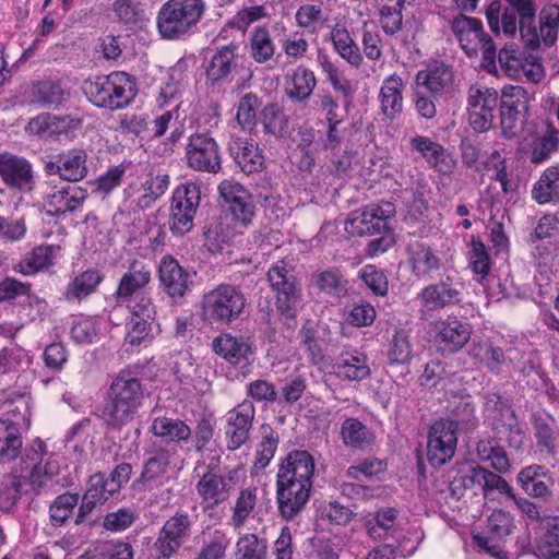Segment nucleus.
<instances>
[{
  "label": "nucleus",
  "mask_w": 559,
  "mask_h": 559,
  "mask_svg": "<svg viewBox=\"0 0 559 559\" xmlns=\"http://www.w3.org/2000/svg\"><path fill=\"white\" fill-rule=\"evenodd\" d=\"M314 471L316 462L310 452L306 450H292L281 460L276 477L312 486Z\"/></svg>",
  "instance_id": "28"
},
{
  "label": "nucleus",
  "mask_w": 559,
  "mask_h": 559,
  "mask_svg": "<svg viewBox=\"0 0 559 559\" xmlns=\"http://www.w3.org/2000/svg\"><path fill=\"white\" fill-rule=\"evenodd\" d=\"M559 146V131L551 123L547 124L543 135L534 139L531 145V162L542 164L550 158L551 154Z\"/></svg>",
  "instance_id": "54"
},
{
  "label": "nucleus",
  "mask_w": 559,
  "mask_h": 559,
  "mask_svg": "<svg viewBox=\"0 0 559 559\" xmlns=\"http://www.w3.org/2000/svg\"><path fill=\"white\" fill-rule=\"evenodd\" d=\"M448 409L452 415V419L457 427L459 424H473L475 420V407L472 401V396L468 394H455L452 396V401L449 402Z\"/></svg>",
  "instance_id": "63"
},
{
  "label": "nucleus",
  "mask_w": 559,
  "mask_h": 559,
  "mask_svg": "<svg viewBox=\"0 0 559 559\" xmlns=\"http://www.w3.org/2000/svg\"><path fill=\"white\" fill-rule=\"evenodd\" d=\"M471 355L493 373H499L507 361L504 350L487 341L473 344Z\"/></svg>",
  "instance_id": "56"
},
{
  "label": "nucleus",
  "mask_w": 559,
  "mask_h": 559,
  "mask_svg": "<svg viewBox=\"0 0 559 559\" xmlns=\"http://www.w3.org/2000/svg\"><path fill=\"white\" fill-rule=\"evenodd\" d=\"M145 389L130 371H120L112 380L107 392L106 404L102 412L105 424L120 429L132 421L143 404Z\"/></svg>",
  "instance_id": "1"
},
{
  "label": "nucleus",
  "mask_w": 559,
  "mask_h": 559,
  "mask_svg": "<svg viewBox=\"0 0 559 559\" xmlns=\"http://www.w3.org/2000/svg\"><path fill=\"white\" fill-rule=\"evenodd\" d=\"M99 332L97 321L92 317L78 316L72 319L70 335L76 344H92Z\"/></svg>",
  "instance_id": "61"
},
{
  "label": "nucleus",
  "mask_w": 559,
  "mask_h": 559,
  "mask_svg": "<svg viewBox=\"0 0 559 559\" xmlns=\"http://www.w3.org/2000/svg\"><path fill=\"white\" fill-rule=\"evenodd\" d=\"M44 171L48 176L58 175L69 182L81 181L88 173L87 152L79 147L63 151L44 160Z\"/></svg>",
  "instance_id": "23"
},
{
  "label": "nucleus",
  "mask_w": 559,
  "mask_h": 559,
  "mask_svg": "<svg viewBox=\"0 0 559 559\" xmlns=\"http://www.w3.org/2000/svg\"><path fill=\"white\" fill-rule=\"evenodd\" d=\"M409 265L412 274L417 278L430 277L442 267L440 257L427 245L416 242L409 247Z\"/></svg>",
  "instance_id": "38"
},
{
  "label": "nucleus",
  "mask_w": 559,
  "mask_h": 559,
  "mask_svg": "<svg viewBox=\"0 0 559 559\" xmlns=\"http://www.w3.org/2000/svg\"><path fill=\"white\" fill-rule=\"evenodd\" d=\"M476 453L480 461H490L491 466L499 473H507L511 467L504 449L496 439L479 440L476 444Z\"/></svg>",
  "instance_id": "53"
},
{
  "label": "nucleus",
  "mask_w": 559,
  "mask_h": 559,
  "mask_svg": "<svg viewBox=\"0 0 559 559\" xmlns=\"http://www.w3.org/2000/svg\"><path fill=\"white\" fill-rule=\"evenodd\" d=\"M194 273L183 267L177 259L164 255L158 265L159 288L175 302H180L193 285Z\"/></svg>",
  "instance_id": "18"
},
{
  "label": "nucleus",
  "mask_w": 559,
  "mask_h": 559,
  "mask_svg": "<svg viewBox=\"0 0 559 559\" xmlns=\"http://www.w3.org/2000/svg\"><path fill=\"white\" fill-rule=\"evenodd\" d=\"M499 1H492L486 9V19L492 33L498 35L500 28L507 36L513 37L519 28L518 15L510 7L506 8L500 16Z\"/></svg>",
  "instance_id": "50"
},
{
  "label": "nucleus",
  "mask_w": 559,
  "mask_h": 559,
  "mask_svg": "<svg viewBox=\"0 0 559 559\" xmlns=\"http://www.w3.org/2000/svg\"><path fill=\"white\" fill-rule=\"evenodd\" d=\"M108 480L102 473H96L90 477L88 487L83 496L82 503L75 523L82 522L83 518L88 514L97 504H103L116 491H109Z\"/></svg>",
  "instance_id": "40"
},
{
  "label": "nucleus",
  "mask_w": 559,
  "mask_h": 559,
  "mask_svg": "<svg viewBox=\"0 0 559 559\" xmlns=\"http://www.w3.org/2000/svg\"><path fill=\"white\" fill-rule=\"evenodd\" d=\"M312 486L276 477V502L280 515L286 520L296 518L307 506Z\"/></svg>",
  "instance_id": "24"
},
{
  "label": "nucleus",
  "mask_w": 559,
  "mask_h": 559,
  "mask_svg": "<svg viewBox=\"0 0 559 559\" xmlns=\"http://www.w3.org/2000/svg\"><path fill=\"white\" fill-rule=\"evenodd\" d=\"M451 31L468 57L481 51V66L488 71L496 69L497 48L480 20L461 14L452 20Z\"/></svg>",
  "instance_id": "5"
},
{
  "label": "nucleus",
  "mask_w": 559,
  "mask_h": 559,
  "mask_svg": "<svg viewBox=\"0 0 559 559\" xmlns=\"http://www.w3.org/2000/svg\"><path fill=\"white\" fill-rule=\"evenodd\" d=\"M499 95L497 90L483 84H472L467 91V115L472 129L487 132L493 123Z\"/></svg>",
  "instance_id": "11"
},
{
  "label": "nucleus",
  "mask_w": 559,
  "mask_h": 559,
  "mask_svg": "<svg viewBox=\"0 0 559 559\" xmlns=\"http://www.w3.org/2000/svg\"><path fill=\"white\" fill-rule=\"evenodd\" d=\"M518 483L531 497L542 498L549 493L551 478L547 468L533 464L526 466L518 474Z\"/></svg>",
  "instance_id": "39"
},
{
  "label": "nucleus",
  "mask_w": 559,
  "mask_h": 559,
  "mask_svg": "<svg viewBox=\"0 0 559 559\" xmlns=\"http://www.w3.org/2000/svg\"><path fill=\"white\" fill-rule=\"evenodd\" d=\"M533 425L537 447L554 455L559 435L555 418L548 414L535 413Z\"/></svg>",
  "instance_id": "51"
},
{
  "label": "nucleus",
  "mask_w": 559,
  "mask_h": 559,
  "mask_svg": "<svg viewBox=\"0 0 559 559\" xmlns=\"http://www.w3.org/2000/svg\"><path fill=\"white\" fill-rule=\"evenodd\" d=\"M230 545V538L221 530L210 533L197 557L200 559H225V552Z\"/></svg>",
  "instance_id": "64"
},
{
  "label": "nucleus",
  "mask_w": 559,
  "mask_h": 559,
  "mask_svg": "<svg viewBox=\"0 0 559 559\" xmlns=\"http://www.w3.org/2000/svg\"><path fill=\"white\" fill-rule=\"evenodd\" d=\"M45 455L46 444L37 438L25 449L22 456L23 468L17 477H22V484H28L35 495L50 490L60 472V465L53 455H49L43 464Z\"/></svg>",
  "instance_id": "4"
},
{
  "label": "nucleus",
  "mask_w": 559,
  "mask_h": 559,
  "mask_svg": "<svg viewBox=\"0 0 559 559\" xmlns=\"http://www.w3.org/2000/svg\"><path fill=\"white\" fill-rule=\"evenodd\" d=\"M412 151L418 153L430 168L441 175H450L455 168L453 155L440 143L425 135H415L409 140Z\"/></svg>",
  "instance_id": "27"
},
{
  "label": "nucleus",
  "mask_w": 559,
  "mask_h": 559,
  "mask_svg": "<svg viewBox=\"0 0 559 559\" xmlns=\"http://www.w3.org/2000/svg\"><path fill=\"white\" fill-rule=\"evenodd\" d=\"M83 91L92 104L111 111L126 108L138 94L134 79L121 71L85 82Z\"/></svg>",
  "instance_id": "3"
},
{
  "label": "nucleus",
  "mask_w": 559,
  "mask_h": 559,
  "mask_svg": "<svg viewBox=\"0 0 559 559\" xmlns=\"http://www.w3.org/2000/svg\"><path fill=\"white\" fill-rule=\"evenodd\" d=\"M23 437L20 425L0 419V463L15 461L22 452Z\"/></svg>",
  "instance_id": "42"
},
{
  "label": "nucleus",
  "mask_w": 559,
  "mask_h": 559,
  "mask_svg": "<svg viewBox=\"0 0 559 559\" xmlns=\"http://www.w3.org/2000/svg\"><path fill=\"white\" fill-rule=\"evenodd\" d=\"M330 38L334 49L344 60L355 68L361 66L362 53L344 25L335 24L330 32Z\"/></svg>",
  "instance_id": "47"
},
{
  "label": "nucleus",
  "mask_w": 559,
  "mask_h": 559,
  "mask_svg": "<svg viewBox=\"0 0 559 559\" xmlns=\"http://www.w3.org/2000/svg\"><path fill=\"white\" fill-rule=\"evenodd\" d=\"M390 365H405L413 358V346L411 334L404 329H396L390 343L388 352Z\"/></svg>",
  "instance_id": "57"
},
{
  "label": "nucleus",
  "mask_w": 559,
  "mask_h": 559,
  "mask_svg": "<svg viewBox=\"0 0 559 559\" xmlns=\"http://www.w3.org/2000/svg\"><path fill=\"white\" fill-rule=\"evenodd\" d=\"M404 88L405 83L397 73L385 76L380 85L378 94L380 110L383 116L391 121L403 112Z\"/></svg>",
  "instance_id": "34"
},
{
  "label": "nucleus",
  "mask_w": 559,
  "mask_h": 559,
  "mask_svg": "<svg viewBox=\"0 0 559 559\" xmlns=\"http://www.w3.org/2000/svg\"><path fill=\"white\" fill-rule=\"evenodd\" d=\"M201 201V183L187 181L173 192L169 228L174 235L182 236L193 228V221Z\"/></svg>",
  "instance_id": "9"
},
{
  "label": "nucleus",
  "mask_w": 559,
  "mask_h": 559,
  "mask_svg": "<svg viewBox=\"0 0 559 559\" xmlns=\"http://www.w3.org/2000/svg\"><path fill=\"white\" fill-rule=\"evenodd\" d=\"M465 284L456 271L449 272L439 282L424 287L417 300L424 312H436L460 305L463 301Z\"/></svg>",
  "instance_id": "10"
},
{
  "label": "nucleus",
  "mask_w": 559,
  "mask_h": 559,
  "mask_svg": "<svg viewBox=\"0 0 559 559\" xmlns=\"http://www.w3.org/2000/svg\"><path fill=\"white\" fill-rule=\"evenodd\" d=\"M219 455L213 456L207 471L200 477L195 490L201 499L205 511L213 510L226 502L234 491V480L228 474L215 468L214 460L218 461Z\"/></svg>",
  "instance_id": "14"
},
{
  "label": "nucleus",
  "mask_w": 559,
  "mask_h": 559,
  "mask_svg": "<svg viewBox=\"0 0 559 559\" xmlns=\"http://www.w3.org/2000/svg\"><path fill=\"white\" fill-rule=\"evenodd\" d=\"M539 26L535 22L530 24V28L536 37V43H531L528 37H522L525 45L531 49H536L544 43L545 46H552L559 33V7L557 4H547L539 12Z\"/></svg>",
  "instance_id": "36"
},
{
  "label": "nucleus",
  "mask_w": 559,
  "mask_h": 559,
  "mask_svg": "<svg viewBox=\"0 0 559 559\" xmlns=\"http://www.w3.org/2000/svg\"><path fill=\"white\" fill-rule=\"evenodd\" d=\"M509 7L519 16V29L521 37H528L531 43H536V37L530 24L535 22L536 5L534 0H507Z\"/></svg>",
  "instance_id": "58"
},
{
  "label": "nucleus",
  "mask_w": 559,
  "mask_h": 559,
  "mask_svg": "<svg viewBox=\"0 0 559 559\" xmlns=\"http://www.w3.org/2000/svg\"><path fill=\"white\" fill-rule=\"evenodd\" d=\"M267 282L275 294L277 311L286 319H295L301 299V286L294 264L286 260H277L267 271Z\"/></svg>",
  "instance_id": "7"
},
{
  "label": "nucleus",
  "mask_w": 559,
  "mask_h": 559,
  "mask_svg": "<svg viewBox=\"0 0 559 559\" xmlns=\"http://www.w3.org/2000/svg\"><path fill=\"white\" fill-rule=\"evenodd\" d=\"M246 48L251 59L259 64L271 61L275 55V44L266 25H258L248 34Z\"/></svg>",
  "instance_id": "41"
},
{
  "label": "nucleus",
  "mask_w": 559,
  "mask_h": 559,
  "mask_svg": "<svg viewBox=\"0 0 559 559\" xmlns=\"http://www.w3.org/2000/svg\"><path fill=\"white\" fill-rule=\"evenodd\" d=\"M255 415L252 401L245 400L226 415L225 435L228 450L239 449L249 438Z\"/></svg>",
  "instance_id": "26"
},
{
  "label": "nucleus",
  "mask_w": 559,
  "mask_h": 559,
  "mask_svg": "<svg viewBox=\"0 0 559 559\" xmlns=\"http://www.w3.org/2000/svg\"><path fill=\"white\" fill-rule=\"evenodd\" d=\"M175 453V450L166 445L154 444L145 450L142 471L135 483L147 490L158 489L168 484Z\"/></svg>",
  "instance_id": "13"
},
{
  "label": "nucleus",
  "mask_w": 559,
  "mask_h": 559,
  "mask_svg": "<svg viewBox=\"0 0 559 559\" xmlns=\"http://www.w3.org/2000/svg\"><path fill=\"white\" fill-rule=\"evenodd\" d=\"M31 361L28 352L22 347H4L0 350V372L3 374L19 372L27 368Z\"/></svg>",
  "instance_id": "60"
},
{
  "label": "nucleus",
  "mask_w": 559,
  "mask_h": 559,
  "mask_svg": "<svg viewBox=\"0 0 559 559\" xmlns=\"http://www.w3.org/2000/svg\"><path fill=\"white\" fill-rule=\"evenodd\" d=\"M341 437L346 447L356 450L369 448L374 440L370 429L357 418H346L342 423Z\"/></svg>",
  "instance_id": "49"
},
{
  "label": "nucleus",
  "mask_w": 559,
  "mask_h": 559,
  "mask_svg": "<svg viewBox=\"0 0 559 559\" xmlns=\"http://www.w3.org/2000/svg\"><path fill=\"white\" fill-rule=\"evenodd\" d=\"M169 176L164 173H147L130 181L124 189V200L134 210L151 209L167 191Z\"/></svg>",
  "instance_id": "12"
},
{
  "label": "nucleus",
  "mask_w": 559,
  "mask_h": 559,
  "mask_svg": "<svg viewBox=\"0 0 559 559\" xmlns=\"http://www.w3.org/2000/svg\"><path fill=\"white\" fill-rule=\"evenodd\" d=\"M513 528L511 515L503 510H493L487 519L486 531L473 535L475 545L496 559H506L507 554L501 548L500 542L506 538Z\"/></svg>",
  "instance_id": "19"
},
{
  "label": "nucleus",
  "mask_w": 559,
  "mask_h": 559,
  "mask_svg": "<svg viewBox=\"0 0 559 559\" xmlns=\"http://www.w3.org/2000/svg\"><path fill=\"white\" fill-rule=\"evenodd\" d=\"M0 177L8 188L22 193L31 192L35 187L32 164L10 153H0Z\"/></svg>",
  "instance_id": "25"
},
{
  "label": "nucleus",
  "mask_w": 559,
  "mask_h": 559,
  "mask_svg": "<svg viewBox=\"0 0 559 559\" xmlns=\"http://www.w3.org/2000/svg\"><path fill=\"white\" fill-rule=\"evenodd\" d=\"M228 153L237 166L247 175L261 171L264 156L258 143L246 136L231 135Z\"/></svg>",
  "instance_id": "30"
},
{
  "label": "nucleus",
  "mask_w": 559,
  "mask_h": 559,
  "mask_svg": "<svg viewBox=\"0 0 559 559\" xmlns=\"http://www.w3.org/2000/svg\"><path fill=\"white\" fill-rule=\"evenodd\" d=\"M433 344L442 355L460 352L472 335L471 324L455 316H448L431 323Z\"/></svg>",
  "instance_id": "15"
},
{
  "label": "nucleus",
  "mask_w": 559,
  "mask_h": 559,
  "mask_svg": "<svg viewBox=\"0 0 559 559\" xmlns=\"http://www.w3.org/2000/svg\"><path fill=\"white\" fill-rule=\"evenodd\" d=\"M150 431L160 439L176 443H186L191 439V428L181 419L157 416L153 419Z\"/></svg>",
  "instance_id": "43"
},
{
  "label": "nucleus",
  "mask_w": 559,
  "mask_h": 559,
  "mask_svg": "<svg viewBox=\"0 0 559 559\" xmlns=\"http://www.w3.org/2000/svg\"><path fill=\"white\" fill-rule=\"evenodd\" d=\"M188 166L197 171L217 174L221 168L219 146L214 138L206 133H193L186 147Z\"/></svg>",
  "instance_id": "17"
},
{
  "label": "nucleus",
  "mask_w": 559,
  "mask_h": 559,
  "mask_svg": "<svg viewBox=\"0 0 559 559\" xmlns=\"http://www.w3.org/2000/svg\"><path fill=\"white\" fill-rule=\"evenodd\" d=\"M332 368L334 374L343 381H362L371 373L368 356L357 349L341 353Z\"/></svg>",
  "instance_id": "33"
},
{
  "label": "nucleus",
  "mask_w": 559,
  "mask_h": 559,
  "mask_svg": "<svg viewBox=\"0 0 559 559\" xmlns=\"http://www.w3.org/2000/svg\"><path fill=\"white\" fill-rule=\"evenodd\" d=\"M260 105V99L253 93L240 97L236 106V120L242 130H251L255 126Z\"/></svg>",
  "instance_id": "62"
},
{
  "label": "nucleus",
  "mask_w": 559,
  "mask_h": 559,
  "mask_svg": "<svg viewBox=\"0 0 559 559\" xmlns=\"http://www.w3.org/2000/svg\"><path fill=\"white\" fill-rule=\"evenodd\" d=\"M538 204L559 203V166L547 167L531 191Z\"/></svg>",
  "instance_id": "45"
},
{
  "label": "nucleus",
  "mask_w": 559,
  "mask_h": 559,
  "mask_svg": "<svg viewBox=\"0 0 559 559\" xmlns=\"http://www.w3.org/2000/svg\"><path fill=\"white\" fill-rule=\"evenodd\" d=\"M151 280V267L143 261L132 260L127 271L121 275L114 293L116 304L144 293Z\"/></svg>",
  "instance_id": "31"
},
{
  "label": "nucleus",
  "mask_w": 559,
  "mask_h": 559,
  "mask_svg": "<svg viewBox=\"0 0 559 559\" xmlns=\"http://www.w3.org/2000/svg\"><path fill=\"white\" fill-rule=\"evenodd\" d=\"M32 103L43 108H58L66 100L61 84L52 80L33 83L31 88Z\"/></svg>",
  "instance_id": "48"
},
{
  "label": "nucleus",
  "mask_w": 559,
  "mask_h": 559,
  "mask_svg": "<svg viewBox=\"0 0 559 559\" xmlns=\"http://www.w3.org/2000/svg\"><path fill=\"white\" fill-rule=\"evenodd\" d=\"M453 72L444 63L429 66L419 70L416 74L417 85L425 87L432 95H441L442 92L452 83Z\"/></svg>",
  "instance_id": "44"
},
{
  "label": "nucleus",
  "mask_w": 559,
  "mask_h": 559,
  "mask_svg": "<svg viewBox=\"0 0 559 559\" xmlns=\"http://www.w3.org/2000/svg\"><path fill=\"white\" fill-rule=\"evenodd\" d=\"M102 281L103 275L98 270H85L70 278L62 293V298L72 305L81 304L96 292Z\"/></svg>",
  "instance_id": "37"
},
{
  "label": "nucleus",
  "mask_w": 559,
  "mask_h": 559,
  "mask_svg": "<svg viewBox=\"0 0 559 559\" xmlns=\"http://www.w3.org/2000/svg\"><path fill=\"white\" fill-rule=\"evenodd\" d=\"M539 26L535 22L530 24V28L536 37V43H531L528 37H522L525 45L531 49H536L544 43L545 46H552L559 33V7L557 4H547L539 12Z\"/></svg>",
  "instance_id": "35"
},
{
  "label": "nucleus",
  "mask_w": 559,
  "mask_h": 559,
  "mask_svg": "<svg viewBox=\"0 0 559 559\" xmlns=\"http://www.w3.org/2000/svg\"><path fill=\"white\" fill-rule=\"evenodd\" d=\"M450 489L457 497L463 496L466 490H473L474 495L481 493L484 497L497 491L515 499L504 478L478 465L460 471L450 483Z\"/></svg>",
  "instance_id": "8"
},
{
  "label": "nucleus",
  "mask_w": 559,
  "mask_h": 559,
  "mask_svg": "<svg viewBox=\"0 0 559 559\" xmlns=\"http://www.w3.org/2000/svg\"><path fill=\"white\" fill-rule=\"evenodd\" d=\"M394 211V206L390 202L369 204L350 213L345 222V229L347 233L358 236L380 234L388 228V221Z\"/></svg>",
  "instance_id": "16"
},
{
  "label": "nucleus",
  "mask_w": 559,
  "mask_h": 559,
  "mask_svg": "<svg viewBox=\"0 0 559 559\" xmlns=\"http://www.w3.org/2000/svg\"><path fill=\"white\" fill-rule=\"evenodd\" d=\"M122 306L129 310L130 318L155 319L156 306L151 295L146 292L117 302V307Z\"/></svg>",
  "instance_id": "59"
},
{
  "label": "nucleus",
  "mask_w": 559,
  "mask_h": 559,
  "mask_svg": "<svg viewBox=\"0 0 559 559\" xmlns=\"http://www.w3.org/2000/svg\"><path fill=\"white\" fill-rule=\"evenodd\" d=\"M53 261V247L41 245L34 248L15 266L14 270L24 275H33L38 271L49 267Z\"/></svg>",
  "instance_id": "52"
},
{
  "label": "nucleus",
  "mask_w": 559,
  "mask_h": 559,
  "mask_svg": "<svg viewBox=\"0 0 559 559\" xmlns=\"http://www.w3.org/2000/svg\"><path fill=\"white\" fill-rule=\"evenodd\" d=\"M399 511L394 508H383L376 512L374 523H368V535L372 539L394 538Z\"/></svg>",
  "instance_id": "55"
},
{
  "label": "nucleus",
  "mask_w": 559,
  "mask_h": 559,
  "mask_svg": "<svg viewBox=\"0 0 559 559\" xmlns=\"http://www.w3.org/2000/svg\"><path fill=\"white\" fill-rule=\"evenodd\" d=\"M205 11L203 0H168L157 14V31L162 38L185 39L192 35Z\"/></svg>",
  "instance_id": "2"
},
{
  "label": "nucleus",
  "mask_w": 559,
  "mask_h": 559,
  "mask_svg": "<svg viewBox=\"0 0 559 559\" xmlns=\"http://www.w3.org/2000/svg\"><path fill=\"white\" fill-rule=\"evenodd\" d=\"M317 86V79L312 70L298 66L286 86V95L297 103H306Z\"/></svg>",
  "instance_id": "46"
},
{
  "label": "nucleus",
  "mask_w": 559,
  "mask_h": 559,
  "mask_svg": "<svg viewBox=\"0 0 559 559\" xmlns=\"http://www.w3.org/2000/svg\"><path fill=\"white\" fill-rule=\"evenodd\" d=\"M87 193L80 187L62 186L47 191L44 197V209L50 216H62L82 206Z\"/></svg>",
  "instance_id": "29"
},
{
  "label": "nucleus",
  "mask_w": 559,
  "mask_h": 559,
  "mask_svg": "<svg viewBox=\"0 0 559 559\" xmlns=\"http://www.w3.org/2000/svg\"><path fill=\"white\" fill-rule=\"evenodd\" d=\"M238 45L228 44L217 49L206 67V83L211 86L231 81L233 72L238 66Z\"/></svg>",
  "instance_id": "32"
},
{
  "label": "nucleus",
  "mask_w": 559,
  "mask_h": 559,
  "mask_svg": "<svg viewBox=\"0 0 559 559\" xmlns=\"http://www.w3.org/2000/svg\"><path fill=\"white\" fill-rule=\"evenodd\" d=\"M245 306L246 297L239 288L219 284L203 295L201 313L211 324H229L241 316Z\"/></svg>",
  "instance_id": "6"
},
{
  "label": "nucleus",
  "mask_w": 559,
  "mask_h": 559,
  "mask_svg": "<svg viewBox=\"0 0 559 559\" xmlns=\"http://www.w3.org/2000/svg\"><path fill=\"white\" fill-rule=\"evenodd\" d=\"M457 433L453 421L440 419L435 421L428 432L427 457L432 466L449 462L456 450Z\"/></svg>",
  "instance_id": "21"
},
{
  "label": "nucleus",
  "mask_w": 559,
  "mask_h": 559,
  "mask_svg": "<svg viewBox=\"0 0 559 559\" xmlns=\"http://www.w3.org/2000/svg\"><path fill=\"white\" fill-rule=\"evenodd\" d=\"M214 352L237 369V373L247 377L254 361V352L249 341L242 336L222 334L213 340Z\"/></svg>",
  "instance_id": "22"
},
{
  "label": "nucleus",
  "mask_w": 559,
  "mask_h": 559,
  "mask_svg": "<svg viewBox=\"0 0 559 559\" xmlns=\"http://www.w3.org/2000/svg\"><path fill=\"white\" fill-rule=\"evenodd\" d=\"M218 192L233 221L248 227L255 215V204L251 193L241 183L227 179L219 183Z\"/></svg>",
  "instance_id": "20"
}]
</instances>
